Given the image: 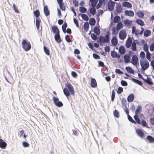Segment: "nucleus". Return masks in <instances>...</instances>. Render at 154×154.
Returning a JSON list of instances; mask_svg holds the SVG:
<instances>
[{"mask_svg":"<svg viewBox=\"0 0 154 154\" xmlns=\"http://www.w3.org/2000/svg\"><path fill=\"white\" fill-rule=\"evenodd\" d=\"M65 86L66 88H64L63 90L65 95L67 97L69 96L70 95L69 91L71 94H73L75 93L74 89L71 84L68 83L66 84Z\"/></svg>","mask_w":154,"mask_h":154,"instance_id":"1","label":"nucleus"},{"mask_svg":"<svg viewBox=\"0 0 154 154\" xmlns=\"http://www.w3.org/2000/svg\"><path fill=\"white\" fill-rule=\"evenodd\" d=\"M123 91V88L121 87H119L117 93L118 94H120Z\"/></svg>","mask_w":154,"mask_h":154,"instance_id":"56","label":"nucleus"},{"mask_svg":"<svg viewBox=\"0 0 154 154\" xmlns=\"http://www.w3.org/2000/svg\"><path fill=\"white\" fill-rule=\"evenodd\" d=\"M142 111V107L141 106H139L137 107L135 112V115H139L140 112Z\"/></svg>","mask_w":154,"mask_h":154,"instance_id":"30","label":"nucleus"},{"mask_svg":"<svg viewBox=\"0 0 154 154\" xmlns=\"http://www.w3.org/2000/svg\"><path fill=\"white\" fill-rule=\"evenodd\" d=\"M125 24L127 26H131L132 24L131 21H130L128 20H126L124 21Z\"/></svg>","mask_w":154,"mask_h":154,"instance_id":"49","label":"nucleus"},{"mask_svg":"<svg viewBox=\"0 0 154 154\" xmlns=\"http://www.w3.org/2000/svg\"><path fill=\"white\" fill-rule=\"evenodd\" d=\"M90 1L91 2L92 7H95L97 2V0H90Z\"/></svg>","mask_w":154,"mask_h":154,"instance_id":"35","label":"nucleus"},{"mask_svg":"<svg viewBox=\"0 0 154 154\" xmlns=\"http://www.w3.org/2000/svg\"><path fill=\"white\" fill-rule=\"evenodd\" d=\"M142 125L144 127H146L147 125L146 123L145 120H142L141 121Z\"/></svg>","mask_w":154,"mask_h":154,"instance_id":"63","label":"nucleus"},{"mask_svg":"<svg viewBox=\"0 0 154 154\" xmlns=\"http://www.w3.org/2000/svg\"><path fill=\"white\" fill-rule=\"evenodd\" d=\"M111 56L113 58H119L120 57V55L118 54L115 51H112L111 52Z\"/></svg>","mask_w":154,"mask_h":154,"instance_id":"15","label":"nucleus"},{"mask_svg":"<svg viewBox=\"0 0 154 154\" xmlns=\"http://www.w3.org/2000/svg\"><path fill=\"white\" fill-rule=\"evenodd\" d=\"M143 81L149 85H152L153 84V82H152L151 79L150 78L147 77V79H144Z\"/></svg>","mask_w":154,"mask_h":154,"instance_id":"25","label":"nucleus"},{"mask_svg":"<svg viewBox=\"0 0 154 154\" xmlns=\"http://www.w3.org/2000/svg\"><path fill=\"white\" fill-rule=\"evenodd\" d=\"M119 35V38L121 39H124L127 36L125 30L123 29L121 30L120 32Z\"/></svg>","mask_w":154,"mask_h":154,"instance_id":"7","label":"nucleus"},{"mask_svg":"<svg viewBox=\"0 0 154 154\" xmlns=\"http://www.w3.org/2000/svg\"><path fill=\"white\" fill-rule=\"evenodd\" d=\"M121 84L123 86H126L128 85V83L126 82L123 80L121 81Z\"/></svg>","mask_w":154,"mask_h":154,"instance_id":"59","label":"nucleus"},{"mask_svg":"<svg viewBox=\"0 0 154 154\" xmlns=\"http://www.w3.org/2000/svg\"><path fill=\"white\" fill-rule=\"evenodd\" d=\"M128 119L130 122L136 124V122L132 118L129 114L128 115Z\"/></svg>","mask_w":154,"mask_h":154,"instance_id":"52","label":"nucleus"},{"mask_svg":"<svg viewBox=\"0 0 154 154\" xmlns=\"http://www.w3.org/2000/svg\"><path fill=\"white\" fill-rule=\"evenodd\" d=\"M73 20L74 23L75 24L76 26L77 27H79V24L78 23V20L76 19L75 18H74L73 19Z\"/></svg>","mask_w":154,"mask_h":154,"instance_id":"60","label":"nucleus"},{"mask_svg":"<svg viewBox=\"0 0 154 154\" xmlns=\"http://www.w3.org/2000/svg\"><path fill=\"white\" fill-rule=\"evenodd\" d=\"M136 131L138 135L140 137L143 138L144 137V133L141 130L137 129L136 130Z\"/></svg>","mask_w":154,"mask_h":154,"instance_id":"18","label":"nucleus"},{"mask_svg":"<svg viewBox=\"0 0 154 154\" xmlns=\"http://www.w3.org/2000/svg\"><path fill=\"white\" fill-rule=\"evenodd\" d=\"M53 100L54 103V104L58 107H61L62 106L63 104L62 102L59 101V99L58 97H53Z\"/></svg>","mask_w":154,"mask_h":154,"instance_id":"5","label":"nucleus"},{"mask_svg":"<svg viewBox=\"0 0 154 154\" xmlns=\"http://www.w3.org/2000/svg\"><path fill=\"white\" fill-rule=\"evenodd\" d=\"M22 45L23 48L26 51L29 50V44L24 40H23Z\"/></svg>","mask_w":154,"mask_h":154,"instance_id":"9","label":"nucleus"},{"mask_svg":"<svg viewBox=\"0 0 154 154\" xmlns=\"http://www.w3.org/2000/svg\"><path fill=\"white\" fill-rule=\"evenodd\" d=\"M145 54L144 52L143 51H141L140 54V60H142L146 59L145 58Z\"/></svg>","mask_w":154,"mask_h":154,"instance_id":"33","label":"nucleus"},{"mask_svg":"<svg viewBox=\"0 0 154 154\" xmlns=\"http://www.w3.org/2000/svg\"><path fill=\"white\" fill-rule=\"evenodd\" d=\"M122 5L124 7H127L128 8H131L132 7L131 4L129 2H125L122 3Z\"/></svg>","mask_w":154,"mask_h":154,"instance_id":"31","label":"nucleus"},{"mask_svg":"<svg viewBox=\"0 0 154 154\" xmlns=\"http://www.w3.org/2000/svg\"><path fill=\"white\" fill-rule=\"evenodd\" d=\"M41 21L40 18H36L35 24L36 26L37 30L39 31L40 26L41 23Z\"/></svg>","mask_w":154,"mask_h":154,"instance_id":"14","label":"nucleus"},{"mask_svg":"<svg viewBox=\"0 0 154 154\" xmlns=\"http://www.w3.org/2000/svg\"><path fill=\"white\" fill-rule=\"evenodd\" d=\"M65 38L66 41L67 42H72V41L70 39L69 36L68 35H66Z\"/></svg>","mask_w":154,"mask_h":154,"instance_id":"61","label":"nucleus"},{"mask_svg":"<svg viewBox=\"0 0 154 154\" xmlns=\"http://www.w3.org/2000/svg\"><path fill=\"white\" fill-rule=\"evenodd\" d=\"M125 69L126 71L129 73L132 74H134V70L130 67H126L125 68Z\"/></svg>","mask_w":154,"mask_h":154,"instance_id":"26","label":"nucleus"},{"mask_svg":"<svg viewBox=\"0 0 154 154\" xmlns=\"http://www.w3.org/2000/svg\"><path fill=\"white\" fill-rule=\"evenodd\" d=\"M132 43V40L130 38H128L126 41L125 43L126 47L128 48H129Z\"/></svg>","mask_w":154,"mask_h":154,"instance_id":"16","label":"nucleus"},{"mask_svg":"<svg viewBox=\"0 0 154 154\" xmlns=\"http://www.w3.org/2000/svg\"><path fill=\"white\" fill-rule=\"evenodd\" d=\"M91 87L95 88L97 87V84L96 80L94 78H91Z\"/></svg>","mask_w":154,"mask_h":154,"instance_id":"12","label":"nucleus"},{"mask_svg":"<svg viewBox=\"0 0 154 154\" xmlns=\"http://www.w3.org/2000/svg\"><path fill=\"white\" fill-rule=\"evenodd\" d=\"M143 49L144 51L145 52L149 51L148 47V45L146 43L144 44V45L143 46Z\"/></svg>","mask_w":154,"mask_h":154,"instance_id":"50","label":"nucleus"},{"mask_svg":"<svg viewBox=\"0 0 154 154\" xmlns=\"http://www.w3.org/2000/svg\"><path fill=\"white\" fill-rule=\"evenodd\" d=\"M130 63L133 65L135 66L137 64H138V58L137 56L136 55L133 56Z\"/></svg>","mask_w":154,"mask_h":154,"instance_id":"6","label":"nucleus"},{"mask_svg":"<svg viewBox=\"0 0 154 154\" xmlns=\"http://www.w3.org/2000/svg\"><path fill=\"white\" fill-rule=\"evenodd\" d=\"M33 14L34 16L36 17V18H39V17L40 15V13L38 10H37L34 11Z\"/></svg>","mask_w":154,"mask_h":154,"instance_id":"32","label":"nucleus"},{"mask_svg":"<svg viewBox=\"0 0 154 154\" xmlns=\"http://www.w3.org/2000/svg\"><path fill=\"white\" fill-rule=\"evenodd\" d=\"M96 23L95 20L94 18H91L90 19L89 24L92 26H94Z\"/></svg>","mask_w":154,"mask_h":154,"instance_id":"27","label":"nucleus"},{"mask_svg":"<svg viewBox=\"0 0 154 154\" xmlns=\"http://www.w3.org/2000/svg\"><path fill=\"white\" fill-rule=\"evenodd\" d=\"M44 50L45 53L48 56L50 55V52L49 49L45 46H44Z\"/></svg>","mask_w":154,"mask_h":154,"instance_id":"29","label":"nucleus"},{"mask_svg":"<svg viewBox=\"0 0 154 154\" xmlns=\"http://www.w3.org/2000/svg\"><path fill=\"white\" fill-rule=\"evenodd\" d=\"M131 57L129 54H125L124 56V60L126 63H130Z\"/></svg>","mask_w":154,"mask_h":154,"instance_id":"10","label":"nucleus"},{"mask_svg":"<svg viewBox=\"0 0 154 154\" xmlns=\"http://www.w3.org/2000/svg\"><path fill=\"white\" fill-rule=\"evenodd\" d=\"M141 30L140 31L138 29H136L135 26H133L132 31V33L136 35L142 34L144 30L142 27H141Z\"/></svg>","mask_w":154,"mask_h":154,"instance_id":"4","label":"nucleus"},{"mask_svg":"<svg viewBox=\"0 0 154 154\" xmlns=\"http://www.w3.org/2000/svg\"><path fill=\"white\" fill-rule=\"evenodd\" d=\"M123 27V25L122 22H120L118 23L117 25L116 29L117 30H119L121 29Z\"/></svg>","mask_w":154,"mask_h":154,"instance_id":"38","label":"nucleus"},{"mask_svg":"<svg viewBox=\"0 0 154 154\" xmlns=\"http://www.w3.org/2000/svg\"><path fill=\"white\" fill-rule=\"evenodd\" d=\"M125 13L126 15L129 16L133 17L134 15V13L133 11L126 10Z\"/></svg>","mask_w":154,"mask_h":154,"instance_id":"20","label":"nucleus"},{"mask_svg":"<svg viewBox=\"0 0 154 154\" xmlns=\"http://www.w3.org/2000/svg\"><path fill=\"white\" fill-rule=\"evenodd\" d=\"M109 32H107L104 37L100 36L99 39V42L100 44L105 43H108L109 41Z\"/></svg>","mask_w":154,"mask_h":154,"instance_id":"2","label":"nucleus"},{"mask_svg":"<svg viewBox=\"0 0 154 154\" xmlns=\"http://www.w3.org/2000/svg\"><path fill=\"white\" fill-rule=\"evenodd\" d=\"M61 10L63 11H65L66 10L65 7L64 5V3H62L59 4Z\"/></svg>","mask_w":154,"mask_h":154,"instance_id":"53","label":"nucleus"},{"mask_svg":"<svg viewBox=\"0 0 154 154\" xmlns=\"http://www.w3.org/2000/svg\"><path fill=\"white\" fill-rule=\"evenodd\" d=\"M81 17L85 21H88L89 20L88 17L85 14H82L81 15Z\"/></svg>","mask_w":154,"mask_h":154,"instance_id":"48","label":"nucleus"},{"mask_svg":"<svg viewBox=\"0 0 154 154\" xmlns=\"http://www.w3.org/2000/svg\"><path fill=\"white\" fill-rule=\"evenodd\" d=\"M120 20V18L119 16H116L114 19V22L116 23L119 22Z\"/></svg>","mask_w":154,"mask_h":154,"instance_id":"42","label":"nucleus"},{"mask_svg":"<svg viewBox=\"0 0 154 154\" xmlns=\"http://www.w3.org/2000/svg\"><path fill=\"white\" fill-rule=\"evenodd\" d=\"M115 97V92L114 90H113L112 92V94L111 96V100L113 101Z\"/></svg>","mask_w":154,"mask_h":154,"instance_id":"57","label":"nucleus"},{"mask_svg":"<svg viewBox=\"0 0 154 154\" xmlns=\"http://www.w3.org/2000/svg\"><path fill=\"white\" fill-rule=\"evenodd\" d=\"M111 43L114 46H116L118 43V40L117 38L115 36H113L111 40Z\"/></svg>","mask_w":154,"mask_h":154,"instance_id":"13","label":"nucleus"},{"mask_svg":"<svg viewBox=\"0 0 154 154\" xmlns=\"http://www.w3.org/2000/svg\"><path fill=\"white\" fill-rule=\"evenodd\" d=\"M137 16L140 18H143L144 16V14L141 11H139L137 12Z\"/></svg>","mask_w":154,"mask_h":154,"instance_id":"40","label":"nucleus"},{"mask_svg":"<svg viewBox=\"0 0 154 154\" xmlns=\"http://www.w3.org/2000/svg\"><path fill=\"white\" fill-rule=\"evenodd\" d=\"M151 54L149 51L146 52V57L147 59L149 61H151Z\"/></svg>","mask_w":154,"mask_h":154,"instance_id":"46","label":"nucleus"},{"mask_svg":"<svg viewBox=\"0 0 154 154\" xmlns=\"http://www.w3.org/2000/svg\"><path fill=\"white\" fill-rule=\"evenodd\" d=\"M140 63L141 68L144 71L149 68V63L146 59L140 60Z\"/></svg>","mask_w":154,"mask_h":154,"instance_id":"3","label":"nucleus"},{"mask_svg":"<svg viewBox=\"0 0 154 154\" xmlns=\"http://www.w3.org/2000/svg\"><path fill=\"white\" fill-rule=\"evenodd\" d=\"M91 36L92 39L94 40H96L97 38V36L94 33L91 34Z\"/></svg>","mask_w":154,"mask_h":154,"instance_id":"58","label":"nucleus"},{"mask_svg":"<svg viewBox=\"0 0 154 154\" xmlns=\"http://www.w3.org/2000/svg\"><path fill=\"white\" fill-rule=\"evenodd\" d=\"M79 10L81 13H83L86 12L87 9L84 7H81L79 8Z\"/></svg>","mask_w":154,"mask_h":154,"instance_id":"47","label":"nucleus"},{"mask_svg":"<svg viewBox=\"0 0 154 154\" xmlns=\"http://www.w3.org/2000/svg\"><path fill=\"white\" fill-rule=\"evenodd\" d=\"M131 49L133 51H136L137 50L136 43L135 42H133L131 45Z\"/></svg>","mask_w":154,"mask_h":154,"instance_id":"43","label":"nucleus"},{"mask_svg":"<svg viewBox=\"0 0 154 154\" xmlns=\"http://www.w3.org/2000/svg\"><path fill=\"white\" fill-rule=\"evenodd\" d=\"M89 24L88 22L85 23L84 24V29L86 31H87L89 28Z\"/></svg>","mask_w":154,"mask_h":154,"instance_id":"34","label":"nucleus"},{"mask_svg":"<svg viewBox=\"0 0 154 154\" xmlns=\"http://www.w3.org/2000/svg\"><path fill=\"white\" fill-rule=\"evenodd\" d=\"M13 7L14 10L15 11V12L16 13H19V11L17 8V7L16 6L15 4H13Z\"/></svg>","mask_w":154,"mask_h":154,"instance_id":"54","label":"nucleus"},{"mask_svg":"<svg viewBox=\"0 0 154 154\" xmlns=\"http://www.w3.org/2000/svg\"><path fill=\"white\" fill-rule=\"evenodd\" d=\"M136 22L141 26H143L145 24L143 21L141 20L137 19L136 20Z\"/></svg>","mask_w":154,"mask_h":154,"instance_id":"28","label":"nucleus"},{"mask_svg":"<svg viewBox=\"0 0 154 154\" xmlns=\"http://www.w3.org/2000/svg\"><path fill=\"white\" fill-rule=\"evenodd\" d=\"M54 38L56 41L58 43H60L62 41L60 33L55 34L54 36Z\"/></svg>","mask_w":154,"mask_h":154,"instance_id":"19","label":"nucleus"},{"mask_svg":"<svg viewBox=\"0 0 154 154\" xmlns=\"http://www.w3.org/2000/svg\"><path fill=\"white\" fill-rule=\"evenodd\" d=\"M51 29L53 33L55 34L60 33L59 29L57 26H52L51 27Z\"/></svg>","mask_w":154,"mask_h":154,"instance_id":"11","label":"nucleus"},{"mask_svg":"<svg viewBox=\"0 0 154 154\" xmlns=\"http://www.w3.org/2000/svg\"><path fill=\"white\" fill-rule=\"evenodd\" d=\"M67 26V24L66 22L64 23L62 25V29L63 32L64 33L66 32V29Z\"/></svg>","mask_w":154,"mask_h":154,"instance_id":"37","label":"nucleus"},{"mask_svg":"<svg viewBox=\"0 0 154 154\" xmlns=\"http://www.w3.org/2000/svg\"><path fill=\"white\" fill-rule=\"evenodd\" d=\"M149 49L150 51H154V41L150 45Z\"/></svg>","mask_w":154,"mask_h":154,"instance_id":"55","label":"nucleus"},{"mask_svg":"<svg viewBox=\"0 0 154 154\" xmlns=\"http://www.w3.org/2000/svg\"><path fill=\"white\" fill-rule=\"evenodd\" d=\"M139 115H135L134 116V118L135 120V122H136V123H137L138 124H141V122L140 120V118L138 117Z\"/></svg>","mask_w":154,"mask_h":154,"instance_id":"24","label":"nucleus"},{"mask_svg":"<svg viewBox=\"0 0 154 154\" xmlns=\"http://www.w3.org/2000/svg\"><path fill=\"white\" fill-rule=\"evenodd\" d=\"M119 52L121 54H124L126 52L125 47L122 46H121L119 48Z\"/></svg>","mask_w":154,"mask_h":154,"instance_id":"21","label":"nucleus"},{"mask_svg":"<svg viewBox=\"0 0 154 154\" xmlns=\"http://www.w3.org/2000/svg\"><path fill=\"white\" fill-rule=\"evenodd\" d=\"M94 31L97 35H99L100 33V29L97 27H95Z\"/></svg>","mask_w":154,"mask_h":154,"instance_id":"36","label":"nucleus"},{"mask_svg":"<svg viewBox=\"0 0 154 154\" xmlns=\"http://www.w3.org/2000/svg\"><path fill=\"white\" fill-rule=\"evenodd\" d=\"M113 114L114 116L116 117L119 118V113L118 111L116 109H115L114 110V111L113 112Z\"/></svg>","mask_w":154,"mask_h":154,"instance_id":"51","label":"nucleus"},{"mask_svg":"<svg viewBox=\"0 0 154 154\" xmlns=\"http://www.w3.org/2000/svg\"><path fill=\"white\" fill-rule=\"evenodd\" d=\"M93 57L95 59H100V57L97 54H93Z\"/></svg>","mask_w":154,"mask_h":154,"instance_id":"62","label":"nucleus"},{"mask_svg":"<svg viewBox=\"0 0 154 154\" xmlns=\"http://www.w3.org/2000/svg\"><path fill=\"white\" fill-rule=\"evenodd\" d=\"M116 11L118 13L122 12V8L120 5H118L116 6Z\"/></svg>","mask_w":154,"mask_h":154,"instance_id":"45","label":"nucleus"},{"mask_svg":"<svg viewBox=\"0 0 154 154\" xmlns=\"http://www.w3.org/2000/svg\"><path fill=\"white\" fill-rule=\"evenodd\" d=\"M44 11L46 16H48L49 15L50 12L48 10V8L47 5H45L44 7Z\"/></svg>","mask_w":154,"mask_h":154,"instance_id":"23","label":"nucleus"},{"mask_svg":"<svg viewBox=\"0 0 154 154\" xmlns=\"http://www.w3.org/2000/svg\"><path fill=\"white\" fill-rule=\"evenodd\" d=\"M115 72L119 74H122L123 73V72L121 71L120 69H116L115 70Z\"/></svg>","mask_w":154,"mask_h":154,"instance_id":"64","label":"nucleus"},{"mask_svg":"<svg viewBox=\"0 0 154 154\" xmlns=\"http://www.w3.org/2000/svg\"><path fill=\"white\" fill-rule=\"evenodd\" d=\"M132 80L133 82H134L135 83L138 84L140 85H143L142 83L140 81L137 80L136 79L133 78Z\"/></svg>","mask_w":154,"mask_h":154,"instance_id":"44","label":"nucleus"},{"mask_svg":"<svg viewBox=\"0 0 154 154\" xmlns=\"http://www.w3.org/2000/svg\"><path fill=\"white\" fill-rule=\"evenodd\" d=\"M7 143L5 142L4 141L1 139H0V147L3 148L5 149Z\"/></svg>","mask_w":154,"mask_h":154,"instance_id":"17","label":"nucleus"},{"mask_svg":"<svg viewBox=\"0 0 154 154\" xmlns=\"http://www.w3.org/2000/svg\"><path fill=\"white\" fill-rule=\"evenodd\" d=\"M134 94H131L128 96L127 100L129 102H131L134 100Z\"/></svg>","mask_w":154,"mask_h":154,"instance_id":"22","label":"nucleus"},{"mask_svg":"<svg viewBox=\"0 0 154 154\" xmlns=\"http://www.w3.org/2000/svg\"><path fill=\"white\" fill-rule=\"evenodd\" d=\"M115 2L111 0H110L108 3L107 7L109 10L112 11L115 6Z\"/></svg>","mask_w":154,"mask_h":154,"instance_id":"8","label":"nucleus"},{"mask_svg":"<svg viewBox=\"0 0 154 154\" xmlns=\"http://www.w3.org/2000/svg\"><path fill=\"white\" fill-rule=\"evenodd\" d=\"M90 13L92 15H94L96 13V10L94 7H92L90 9Z\"/></svg>","mask_w":154,"mask_h":154,"instance_id":"41","label":"nucleus"},{"mask_svg":"<svg viewBox=\"0 0 154 154\" xmlns=\"http://www.w3.org/2000/svg\"><path fill=\"white\" fill-rule=\"evenodd\" d=\"M150 35L151 32L149 30H146L144 32V35L145 36L147 37Z\"/></svg>","mask_w":154,"mask_h":154,"instance_id":"39","label":"nucleus"}]
</instances>
